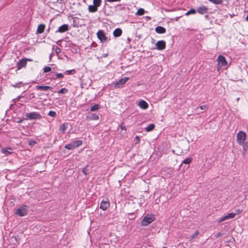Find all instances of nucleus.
<instances>
[{"label": "nucleus", "instance_id": "obj_11", "mask_svg": "<svg viewBox=\"0 0 248 248\" xmlns=\"http://www.w3.org/2000/svg\"><path fill=\"white\" fill-rule=\"evenodd\" d=\"M69 30V26L68 24H63L59 27L58 30L56 31V32L63 33Z\"/></svg>", "mask_w": 248, "mask_h": 248}, {"label": "nucleus", "instance_id": "obj_41", "mask_svg": "<svg viewBox=\"0 0 248 248\" xmlns=\"http://www.w3.org/2000/svg\"><path fill=\"white\" fill-rule=\"evenodd\" d=\"M55 51L57 54H59L61 52V50L59 47H56L55 48Z\"/></svg>", "mask_w": 248, "mask_h": 248}, {"label": "nucleus", "instance_id": "obj_38", "mask_svg": "<svg viewBox=\"0 0 248 248\" xmlns=\"http://www.w3.org/2000/svg\"><path fill=\"white\" fill-rule=\"evenodd\" d=\"M243 151H244V152H246L247 149H248V144L247 143H244L243 144ZM243 154H244V153H243Z\"/></svg>", "mask_w": 248, "mask_h": 248}, {"label": "nucleus", "instance_id": "obj_4", "mask_svg": "<svg viewBox=\"0 0 248 248\" xmlns=\"http://www.w3.org/2000/svg\"><path fill=\"white\" fill-rule=\"evenodd\" d=\"M246 138V134L244 132L240 131L237 133V141L240 145H242L244 143Z\"/></svg>", "mask_w": 248, "mask_h": 248}, {"label": "nucleus", "instance_id": "obj_29", "mask_svg": "<svg viewBox=\"0 0 248 248\" xmlns=\"http://www.w3.org/2000/svg\"><path fill=\"white\" fill-rule=\"evenodd\" d=\"M99 108V105L98 104H95L91 107L90 110L91 111H94L98 110Z\"/></svg>", "mask_w": 248, "mask_h": 248}, {"label": "nucleus", "instance_id": "obj_9", "mask_svg": "<svg viewBox=\"0 0 248 248\" xmlns=\"http://www.w3.org/2000/svg\"><path fill=\"white\" fill-rule=\"evenodd\" d=\"M156 48L159 50H163L166 47V42L164 40H160L156 43Z\"/></svg>", "mask_w": 248, "mask_h": 248}, {"label": "nucleus", "instance_id": "obj_17", "mask_svg": "<svg viewBox=\"0 0 248 248\" xmlns=\"http://www.w3.org/2000/svg\"><path fill=\"white\" fill-rule=\"evenodd\" d=\"M155 31L157 33H159V34L164 33L166 31V29L165 28H164L163 27H162V26H157L155 28Z\"/></svg>", "mask_w": 248, "mask_h": 248}, {"label": "nucleus", "instance_id": "obj_33", "mask_svg": "<svg viewBox=\"0 0 248 248\" xmlns=\"http://www.w3.org/2000/svg\"><path fill=\"white\" fill-rule=\"evenodd\" d=\"M68 92V90L65 88L61 89L58 91L59 94H64Z\"/></svg>", "mask_w": 248, "mask_h": 248}, {"label": "nucleus", "instance_id": "obj_56", "mask_svg": "<svg viewBox=\"0 0 248 248\" xmlns=\"http://www.w3.org/2000/svg\"><path fill=\"white\" fill-rule=\"evenodd\" d=\"M147 18L150 19V17L147 16Z\"/></svg>", "mask_w": 248, "mask_h": 248}, {"label": "nucleus", "instance_id": "obj_7", "mask_svg": "<svg viewBox=\"0 0 248 248\" xmlns=\"http://www.w3.org/2000/svg\"><path fill=\"white\" fill-rule=\"evenodd\" d=\"M27 58H23L21 60H20L16 63V66L17 68V70H20V69L25 67L27 65Z\"/></svg>", "mask_w": 248, "mask_h": 248}, {"label": "nucleus", "instance_id": "obj_34", "mask_svg": "<svg viewBox=\"0 0 248 248\" xmlns=\"http://www.w3.org/2000/svg\"><path fill=\"white\" fill-rule=\"evenodd\" d=\"M192 158L191 157H188L183 161V163L186 164H189L192 161Z\"/></svg>", "mask_w": 248, "mask_h": 248}, {"label": "nucleus", "instance_id": "obj_14", "mask_svg": "<svg viewBox=\"0 0 248 248\" xmlns=\"http://www.w3.org/2000/svg\"><path fill=\"white\" fill-rule=\"evenodd\" d=\"M129 78L128 77H124V78H122L121 79H119L118 82H116V86L118 87H119L120 86H122L128 80Z\"/></svg>", "mask_w": 248, "mask_h": 248}, {"label": "nucleus", "instance_id": "obj_54", "mask_svg": "<svg viewBox=\"0 0 248 248\" xmlns=\"http://www.w3.org/2000/svg\"><path fill=\"white\" fill-rule=\"evenodd\" d=\"M32 83H36V82L35 81H32Z\"/></svg>", "mask_w": 248, "mask_h": 248}, {"label": "nucleus", "instance_id": "obj_24", "mask_svg": "<svg viewBox=\"0 0 248 248\" xmlns=\"http://www.w3.org/2000/svg\"><path fill=\"white\" fill-rule=\"evenodd\" d=\"M82 172L85 175H88L90 172V169L89 166L88 165L86 166L83 169H82Z\"/></svg>", "mask_w": 248, "mask_h": 248}, {"label": "nucleus", "instance_id": "obj_22", "mask_svg": "<svg viewBox=\"0 0 248 248\" xmlns=\"http://www.w3.org/2000/svg\"><path fill=\"white\" fill-rule=\"evenodd\" d=\"M97 10L98 8L96 7L93 4L92 5H89L88 7V10L91 13H95L97 11Z\"/></svg>", "mask_w": 248, "mask_h": 248}, {"label": "nucleus", "instance_id": "obj_26", "mask_svg": "<svg viewBox=\"0 0 248 248\" xmlns=\"http://www.w3.org/2000/svg\"><path fill=\"white\" fill-rule=\"evenodd\" d=\"M102 3V0H93V4L95 5L96 7H99Z\"/></svg>", "mask_w": 248, "mask_h": 248}, {"label": "nucleus", "instance_id": "obj_43", "mask_svg": "<svg viewBox=\"0 0 248 248\" xmlns=\"http://www.w3.org/2000/svg\"><path fill=\"white\" fill-rule=\"evenodd\" d=\"M199 234V232L196 231L192 235L191 238L193 239L195 238Z\"/></svg>", "mask_w": 248, "mask_h": 248}, {"label": "nucleus", "instance_id": "obj_23", "mask_svg": "<svg viewBox=\"0 0 248 248\" xmlns=\"http://www.w3.org/2000/svg\"><path fill=\"white\" fill-rule=\"evenodd\" d=\"M155 125L154 124H151L148 125L146 128L145 130L147 132L152 131L155 128Z\"/></svg>", "mask_w": 248, "mask_h": 248}, {"label": "nucleus", "instance_id": "obj_2", "mask_svg": "<svg viewBox=\"0 0 248 248\" xmlns=\"http://www.w3.org/2000/svg\"><path fill=\"white\" fill-rule=\"evenodd\" d=\"M27 206L24 205L16 210V214L19 217H23L26 215L28 213V210L27 209Z\"/></svg>", "mask_w": 248, "mask_h": 248}, {"label": "nucleus", "instance_id": "obj_45", "mask_svg": "<svg viewBox=\"0 0 248 248\" xmlns=\"http://www.w3.org/2000/svg\"><path fill=\"white\" fill-rule=\"evenodd\" d=\"M25 119V118H22V119H18V120H16V122L17 123H22Z\"/></svg>", "mask_w": 248, "mask_h": 248}, {"label": "nucleus", "instance_id": "obj_15", "mask_svg": "<svg viewBox=\"0 0 248 248\" xmlns=\"http://www.w3.org/2000/svg\"><path fill=\"white\" fill-rule=\"evenodd\" d=\"M37 90H39L41 91H47L48 90H51L52 87L49 86H42V85H38L35 87Z\"/></svg>", "mask_w": 248, "mask_h": 248}, {"label": "nucleus", "instance_id": "obj_13", "mask_svg": "<svg viewBox=\"0 0 248 248\" xmlns=\"http://www.w3.org/2000/svg\"><path fill=\"white\" fill-rule=\"evenodd\" d=\"M138 105L141 108L143 109H147L149 107L148 103L145 101L143 100H140L139 102Z\"/></svg>", "mask_w": 248, "mask_h": 248}, {"label": "nucleus", "instance_id": "obj_51", "mask_svg": "<svg viewBox=\"0 0 248 248\" xmlns=\"http://www.w3.org/2000/svg\"><path fill=\"white\" fill-rule=\"evenodd\" d=\"M246 19L247 21H248V15L247 16L246 18Z\"/></svg>", "mask_w": 248, "mask_h": 248}, {"label": "nucleus", "instance_id": "obj_48", "mask_svg": "<svg viewBox=\"0 0 248 248\" xmlns=\"http://www.w3.org/2000/svg\"><path fill=\"white\" fill-rule=\"evenodd\" d=\"M121 128L122 129L126 130V128H125V126H123L122 125V124H121Z\"/></svg>", "mask_w": 248, "mask_h": 248}, {"label": "nucleus", "instance_id": "obj_47", "mask_svg": "<svg viewBox=\"0 0 248 248\" xmlns=\"http://www.w3.org/2000/svg\"><path fill=\"white\" fill-rule=\"evenodd\" d=\"M108 2L120 1L121 0H106Z\"/></svg>", "mask_w": 248, "mask_h": 248}, {"label": "nucleus", "instance_id": "obj_18", "mask_svg": "<svg viewBox=\"0 0 248 248\" xmlns=\"http://www.w3.org/2000/svg\"><path fill=\"white\" fill-rule=\"evenodd\" d=\"M122 33V30L120 28L116 29L113 31V35L114 37H118L120 36Z\"/></svg>", "mask_w": 248, "mask_h": 248}, {"label": "nucleus", "instance_id": "obj_10", "mask_svg": "<svg viewBox=\"0 0 248 248\" xmlns=\"http://www.w3.org/2000/svg\"><path fill=\"white\" fill-rule=\"evenodd\" d=\"M208 11V8L204 5H202V6L198 7L196 10V12L201 15L207 14Z\"/></svg>", "mask_w": 248, "mask_h": 248}, {"label": "nucleus", "instance_id": "obj_50", "mask_svg": "<svg viewBox=\"0 0 248 248\" xmlns=\"http://www.w3.org/2000/svg\"><path fill=\"white\" fill-rule=\"evenodd\" d=\"M27 61H32V60L31 59H27Z\"/></svg>", "mask_w": 248, "mask_h": 248}, {"label": "nucleus", "instance_id": "obj_44", "mask_svg": "<svg viewBox=\"0 0 248 248\" xmlns=\"http://www.w3.org/2000/svg\"><path fill=\"white\" fill-rule=\"evenodd\" d=\"M36 143V142L34 140H31L29 142V145L31 146H34Z\"/></svg>", "mask_w": 248, "mask_h": 248}, {"label": "nucleus", "instance_id": "obj_25", "mask_svg": "<svg viewBox=\"0 0 248 248\" xmlns=\"http://www.w3.org/2000/svg\"><path fill=\"white\" fill-rule=\"evenodd\" d=\"M87 119L92 120H97L99 119V117L97 114L95 113H92L90 116V118H87Z\"/></svg>", "mask_w": 248, "mask_h": 248}, {"label": "nucleus", "instance_id": "obj_32", "mask_svg": "<svg viewBox=\"0 0 248 248\" xmlns=\"http://www.w3.org/2000/svg\"><path fill=\"white\" fill-rule=\"evenodd\" d=\"M65 148L69 150H73L75 149L71 142L66 144L65 145Z\"/></svg>", "mask_w": 248, "mask_h": 248}, {"label": "nucleus", "instance_id": "obj_27", "mask_svg": "<svg viewBox=\"0 0 248 248\" xmlns=\"http://www.w3.org/2000/svg\"><path fill=\"white\" fill-rule=\"evenodd\" d=\"M145 13V10L142 8H140L137 12L136 15L137 16H142Z\"/></svg>", "mask_w": 248, "mask_h": 248}, {"label": "nucleus", "instance_id": "obj_28", "mask_svg": "<svg viewBox=\"0 0 248 248\" xmlns=\"http://www.w3.org/2000/svg\"><path fill=\"white\" fill-rule=\"evenodd\" d=\"M76 73V71L75 69L67 70L64 72L66 75H74Z\"/></svg>", "mask_w": 248, "mask_h": 248}, {"label": "nucleus", "instance_id": "obj_46", "mask_svg": "<svg viewBox=\"0 0 248 248\" xmlns=\"http://www.w3.org/2000/svg\"><path fill=\"white\" fill-rule=\"evenodd\" d=\"M221 235H222V233L221 232H218L215 235V237L216 238H217L218 237H219Z\"/></svg>", "mask_w": 248, "mask_h": 248}, {"label": "nucleus", "instance_id": "obj_31", "mask_svg": "<svg viewBox=\"0 0 248 248\" xmlns=\"http://www.w3.org/2000/svg\"><path fill=\"white\" fill-rule=\"evenodd\" d=\"M209 1L215 4H220L223 2L222 0H209Z\"/></svg>", "mask_w": 248, "mask_h": 248}, {"label": "nucleus", "instance_id": "obj_49", "mask_svg": "<svg viewBox=\"0 0 248 248\" xmlns=\"http://www.w3.org/2000/svg\"><path fill=\"white\" fill-rule=\"evenodd\" d=\"M108 56V54H104L103 55V57H107Z\"/></svg>", "mask_w": 248, "mask_h": 248}, {"label": "nucleus", "instance_id": "obj_16", "mask_svg": "<svg viewBox=\"0 0 248 248\" xmlns=\"http://www.w3.org/2000/svg\"><path fill=\"white\" fill-rule=\"evenodd\" d=\"M45 25L44 24H40L37 28V30L36 31V34H41L42 33L45 29Z\"/></svg>", "mask_w": 248, "mask_h": 248}, {"label": "nucleus", "instance_id": "obj_53", "mask_svg": "<svg viewBox=\"0 0 248 248\" xmlns=\"http://www.w3.org/2000/svg\"><path fill=\"white\" fill-rule=\"evenodd\" d=\"M155 42V40L154 39H152V43H154Z\"/></svg>", "mask_w": 248, "mask_h": 248}, {"label": "nucleus", "instance_id": "obj_42", "mask_svg": "<svg viewBox=\"0 0 248 248\" xmlns=\"http://www.w3.org/2000/svg\"><path fill=\"white\" fill-rule=\"evenodd\" d=\"M21 84V82H19L18 83H16L15 84L12 85V86L14 87L19 88L20 87L19 85H20Z\"/></svg>", "mask_w": 248, "mask_h": 248}, {"label": "nucleus", "instance_id": "obj_55", "mask_svg": "<svg viewBox=\"0 0 248 248\" xmlns=\"http://www.w3.org/2000/svg\"><path fill=\"white\" fill-rule=\"evenodd\" d=\"M237 213H240V210H239L238 211V210H237Z\"/></svg>", "mask_w": 248, "mask_h": 248}, {"label": "nucleus", "instance_id": "obj_21", "mask_svg": "<svg viewBox=\"0 0 248 248\" xmlns=\"http://www.w3.org/2000/svg\"><path fill=\"white\" fill-rule=\"evenodd\" d=\"M12 149L11 148H7L5 149H3L1 151L2 153L4 154L5 155H8L12 154V152L11 151Z\"/></svg>", "mask_w": 248, "mask_h": 248}, {"label": "nucleus", "instance_id": "obj_1", "mask_svg": "<svg viewBox=\"0 0 248 248\" xmlns=\"http://www.w3.org/2000/svg\"><path fill=\"white\" fill-rule=\"evenodd\" d=\"M155 219L154 217L152 215H146L141 221V224L143 226H147L152 223Z\"/></svg>", "mask_w": 248, "mask_h": 248}, {"label": "nucleus", "instance_id": "obj_39", "mask_svg": "<svg viewBox=\"0 0 248 248\" xmlns=\"http://www.w3.org/2000/svg\"><path fill=\"white\" fill-rule=\"evenodd\" d=\"M134 141L136 144L139 143L140 142V137L138 136H136V137L135 138Z\"/></svg>", "mask_w": 248, "mask_h": 248}, {"label": "nucleus", "instance_id": "obj_12", "mask_svg": "<svg viewBox=\"0 0 248 248\" xmlns=\"http://www.w3.org/2000/svg\"><path fill=\"white\" fill-rule=\"evenodd\" d=\"M218 63L221 66H224L227 64L225 57L222 55H219L217 58Z\"/></svg>", "mask_w": 248, "mask_h": 248}, {"label": "nucleus", "instance_id": "obj_37", "mask_svg": "<svg viewBox=\"0 0 248 248\" xmlns=\"http://www.w3.org/2000/svg\"><path fill=\"white\" fill-rule=\"evenodd\" d=\"M51 70V68L49 66H46L44 68V72L45 73L50 72Z\"/></svg>", "mask_w": 248, "mask_h": 248}, {"label": "nucleus", "instance_id": "obj_30", "mask_svg": "<svg viewBox=\"0 0 248 248\" xmlns=\"http://www.w3.org/2000/svg\"><path fill=\"white\" fill-rule=\"evenodd\" d=\"M196 13V10L194 9H191L188 11L186 13V16H189L190 14H195Z\"/></svg>", "mask_w": 248, "mask_h": 248}, {"label": "nucleus", "instance_id": "obj_6", "mask_svg": "<svg viewBox=\"0 0 248 248\" xmlns=\"http://www.w3.org/2000/svg\"><path fill=\"white\" fill-rule=\"evenodd\" d=\"M237 214V213H229L228 215L219 218L218 219L217 222L218 223H221V222H223L227 219L233 218L235 217V215Z\"/></svg>", "mask_w": 248, "mask_h": 248}, {"label": "nucleus", "instance_id": "obj_20", "mask_svg": "<svg viewBox=\"0 0 248 248\" xmlns=\"http://www.w3.org/2000/svg\"><path fill=\"white\" fill-rule=\"evenodd\" d=\"M72 145H73L74 148H76L81 146L82 144V141L80 140H77L75 141H73L71 142Z\"/></svg>", "mask_w": 248, "mask_h": 248}, {"label": "nucleus", "instance_id": "obj_35", "mask_svg": "<svg viewBox=\"0 0 248 248\" xmlns=\"http://www.w3.org/2000/svg\"><path fill=\"white\" fill-rule=\"evenodd\" d=\"M199 108H200L202 110L205 111L208 109V107L207 105H204L201 106L199 107H197V109H198Z\"/></svg>", "mask_w": 248, "mask_h": 248}, {"label": "nucleus", "instance_id": "obj_52", "mask_svg": "<svg viewBox=\"0 0 248 248\" xmlns=\"http://www.w3.org/2000/svg\"><path fill=\"white\" fill-rule=\"evenodd\" d=\"M239 97L236 99V100H237V102L239 101Z\"/></svg>", "mask_w": 248, "mask_h": 248}, {"label": "nucleus", "instance_id": "obj_3", "mask_svg": "<svg viewBox=\"0 0 248 248\" xmlns=\"http://www.w3.org/2000/svg\"><path fill=\"white\" fill-rule=\"evenodd\" d=\"M26 118L25 119H29V120H36V119H40L42 117L41 115L36 112H32L31 113H27L26 114Z\"/></svg>", "mask_w": 248, "mask_h": 248}, {"label": "nucleus", "instance_id": "obj_36", "mask_svg": "<svg viewBox=\"0 0 248 248\" xmlns=\"http://www.w3.org/2000/svg\"><path fill=\"white\" fill-rule=\"evenodd\" d=\"M48 115L52 117H55L57 116L56 113L53 111H50L48 112Z\"/></svg>", "mask_w": 248, "mask_h": 248}, {"label": "nucleus", "instance_id": "obj_8", "mask_svg": "<svg viewBox=\"0 0 248 248\" xmlns=\"http://www.w3.org/2000/svg\"><path fill=\"white\" fill-rule=\"evenodd\" d=\"M110 206L108 199L103 200L100 203V208L103 211L106 210Z\"/></svg>", "mask_w": 248, "mask_h": 248}, {"label": "nucleus", "instance_id": "obj_5", "mask_svg": "<svg viewBox=\"0 0 248 248\" xmlns=\"http://www.w3.org/2000/svg\"><path fill=\"white\" fill-rule=\"evenodd\" d=\"M97 38L100 40V41L103 43L108 40V38L106 36L105 33L103 30H99L96 33Z\"/></svg>", "mask_w": 248, "mask_h": 248}, {"label": "nucleus", "instance_id": "obj_40", "mask_svg": "<svg viewBox=\"0 0 248 248\" xmlns=\"http://www.w3.org/2000/svg\"><path fill=\"white\" fill-rule=\"evenodd\" d=\"M63 77V75L61 73H58L56 75V78H62Z\"/></svg>", "mask_w": 248, "mask_h": 248}, {"label": "nucleus", "instance_id": "obj_19", "mask_svg": "<svg viewBox=\"0 0 248 248\" xmlns=\"http://www.w3.org/2000/svg\"><path fill=\"white\" fill-rule=\"evenodd\" d=\"M68 125V123H63L61 125L59 128V130L62 134H64L65 132L66 129Z\"/></svg>", "mask_w": 248, "mask_h": 248}]
</instances>
